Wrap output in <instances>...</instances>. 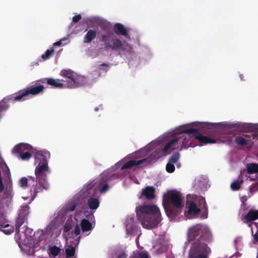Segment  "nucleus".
Listing matches in <instances>:
<instances>
[{"label": "nucleus", "mask_w": 258, "mask_h": 258, "mask_svg": "<svg viewBox=\"0 0 258 258\" xmlns=\"http://www.w3.org/2000/svg\"><path fill=\"white\" fill-rule=\"evenodd\" d=\"M76 207V205L75 204H73L70 205H68L67 207V209L69 211H73L75 210Z\"/></svg>", "instance_id": "48"}, {"label": "nucleus", "mask_w": 258, "mask_h": 258, "mask_svg": "<svg viewBox=\"0 0 258 258\" xmlns=\"http://www.w3.org/2000/svg\"><path fill=\"white\" fill-rule=\"evenodd\" d=\"M100 27L103 31L108 32L110 30V24L107 23H102L100 25Z\"/></svg>", "instance_id": "40"}, {"label": "nucleus", "mask_w": 258, "mask_h": 258, "mask_svg": "<svg viewBox=\"0 0 258 258\" xmlns=\"http://www.w3.org/2000/svg\"><path fill=\"white\" fill-rule=\"evenodd\" d=\"M113 29L114 32L116 34L123 36L127 38H130L126 28L121 23L115 24L114 25Z\"/></svg>", "instance_id": "19"}, {"label": "nucleus", "mask_w": 258, "mask_h": 258, "mask_svg": "<svg viewBox=\"0 0 258 258\" xmlns=\"http://www.w3.org/2000/svg\"><path fill=\"white\" fill-rule=\"evenodd\" d=\"M246 177L251 180H253L258 178V164L256 163H249L246 165Z\"/></svg>", "instance_id": "13"}, {"label": "nucleus", "mask_w": 258, "mask_h": 258, "mask_svg": "<svg viewBox=\"0 0 258 258\" xmlns=\"http://www.w3.org/2000/svg\"><path fill=\"white\" fill-rule=\"evenodd\" d=\"M239 78H240V80L241 81H243L244 80V75L243 74H240L239 75Z\"/></svg>", "instance_id": "53"}, {"label": "nucleus", "mask_w": 258, "mask_h": 258, "mask_svg": "<svg viewBox=\"0 0 258 258\" xmlns=\"http://www.w3.org/2000/svg\"><path fill=\"white\" fill-rule=\"evenodd\" d=\"M2 230L6 234H10L14 231V228L8 223L3 216H0V230Z\"/></svg>", "instance_id": "15"}, {"label": "nucleus", "mask_w": 258, "mask_h": 258, "mask_svg": "<svg viewBox=\"0 0 258 258\" xmlns=\"http://www.w3.org/2000/svg\"><path fill=\"white\" fill-rule=\"evenodd\" d=\"M109 188L108 184L107 183L104 184L102 187L100 188V191L101 192H106Z\"/></svg>", "instance_id": "47"}, {"label": "nucleus", "mask_w": 258, "mask_h": 258, "mask_svg": "<svg viewBox=\"0 0 258 258\" xmlns=\"http://www.w3.org/2000/svg\"><path fill=\"white\" fill-rule=\"evenodd\" d=\"M203 179V178L201 177H198L195 179L196 183L198 184V186H201L200 182H202V180Z\"/></svg>", "instance_id": "51"}, {"label": "nucleus", "mask_w": 258, "mask_h": 258, "mask_svg": "<svg viewBox=\"0 0 258 258\" xmlns=\"http://www.w3.org/2000/svg\"><path fill=\"white\" fill-rule=\"evenodd\" d=\"M191 201L195 202L198 207H203V210L202 211L201 218L206 219L208 217V208L206 201L205 198L201 196L194 195L191 197Z\"/></svg>", "instance_id": "11"}, {"label": "nucleus", "mask_w": 258, "mask_h": 258, "mask_svg": "<svg viewBox=\"0 0 258 258\" xmlns=\"http://www.w3.org/2000/svg\"><path fill=\"white\" fill-rule=\"evenodd\" d=\"M237 126L242 129L250 131L258 130V123L239 122L237 124Z\"/></svg>", "instance_id": "23"}, {"label": "nucleus", "mask_w": 258, "mask_h": 258, "mask_svg": "<svg viewBox=\"0 0 258 258\" xmlns=\"http://www.w3.org/2000/svg\"><path fill=\"white\" fill-rule=\"evenodd\" d=\"M54 50L53 48L47 49L45 53L42 55L41 57L43 60H46L50 57V56L54 53Z\"/></svg>", "instance_id": "34"}, {"label": "nucleus", "mask_w": 258, "mask_h": 258, "mask_svg": "<svg viewBox=\"0 0 258 258\" xmlns=\"http://www.w3.org/2000/svg\"><path fill=\"white\" fill-rule=\"evenodd\" d=\"M136 212L142 226L147 229L157 227L162 220L159 209L155 205H140L136 208Z\"/></svg>", "instance_id": "3"}, {"label": "nucleus", "mask_w": 258, "mask_h": 258, "mask_svg": "<svg viewBox=\"0 0 258 258\" xmlns=\"http://www.w3.org/2000/svg\"><path fill=\"white\" fill-rule=\"evenodd\" d=\"M188 240L192 243L188 258H208L211 252L210 247L203 241L211 242L213 235L209 226L197 224L190 227L188 232Z\"/></svg>", "instance_id": "1"}, {"label": "nucleus", "mask_w": 258, "mask_h": 258, "mask_svg": "<svg viewBox=\"0 0 258 258\" xmlns=\"http://www.w3.org/2000/svg\"><path fill=\"white\" fill-rule=\"evenodd\" d=\"M31 154L29 152V151H27L22 154L19 155L18 157H20L23 160H28L31 157Z\"/></svg>", "instance_id": "35"}, {"label": "nucleus", "mask_w": 258, "mask_h": 258, "mask_svg": "<svg viewBox=\"0 0 258 258\" xmlns=\"http://www.w3.org/2000/svg\"><path fill=\"white\" fill-rule=\"evenodd\" d=\"M243 182V180L239 176L237 180L233 181L231 184V188L233 190H237L240 188V185Z\"/></svg>", "instance_id": "33"}, {"label": "nucleus", "mask_w": 258, "mask_h": 258, "mask_svg": "<svg viewBox=\"0 0 258 258\" xmlns=\"http://www.w3.org/2000/svg\"><path fill=\"white\" fill-rule=\"evenodd\" d=\"M235 141L237 145L246 148L251 147L254 144V142L251 139H246L242 137H236Z\"/></svg>", "instance_id": "18"}, {"label": "nucleus", "mask_w": 258, "mask_h": 258, "mask_svg": "<svg viewBox=\"0 0 258 258\" xmlns=\"http://www.w3.org/2000/svg\"><path fill=\"white\" fill-rule=\"evenodd\" d=\"M29 207L28 206H25L22 207L19 216L16 221L15 228L17 233L20 232V227L27 220L29 213Z\"/></svg>", "instance_id": "12"}, {"label": "nucleus", "mask_w": 258, "mask_h": 258, "mask_svg": "<svg viewBox=\"0 0 258 258\" xmlns=\"http://www.w3.org/2000/svg\"><path fill=\"white\" fill-rule=\"evenodd\" d=\"M47 83L54 88H67L65 86V83H63V82L61 81L60 82L59 80H55L53 78H47L46 79Z\"/></svg>", "instance_id": "21"}, {"label": "nucleus", "mask_w": 258, "mask_h": 258, "mask_svg": "<svg viewBox=\"0 0 258 258\" xmlns=\"http://www.w3.org/2000/svg\"><path fill=\"white\" fill-rule=\"evenodd\" d=\"M100 40L104 42V49L107 51H121L122 52L132 54L133 47L125 41H122L119 39L114 37L112 32H109L103 34L100 37Z\"/></svg>", "instance_id": "4"}, {"label": "nucleus", "mask_w": 258, "mask_h": 258, "mask_svg": "<svg viewBox=\"0 0 258 258\" xmlns=\"http://www.w3.org/2000/svg\"><path fill=\"white\" fill-rule=\"evenodd\" d=\"M98 110H99V108H98V107H96V108H95V111H98Z\"/></svg>", "instance_id": "55"}, {"label": "nucleus", "mask_w": 258, "mask_h": 258, "mask_svg": "<svg viewBox=\"0 0 258 258\" xmlns=\"http://www.w3.org/2000/svg\"><path fill=\"white\" fill-rule=\"evenodd\" d=\"M97 36V32L95 30L90 29L88 31L84 37L83 41L85 43H89L95 39Z\"/></svg>", "instance_id": "24"}, {"label": "nucleus", "mask_w": 258, "mask_h": 258, "mask_svg": "<svg viewBox=\"0 0 258 258\" xmlns=\"http://www.w3.org/2000/svg\"><path fill=\"white\" fill-rule=\"evenodd\" d=\"M131 222H127L126 223V230L127 233L128 234H132L134 232L135 230V227L134 225L133 224V218L131 219Z\"/></svg>", "instance_id": "32"}, {"label": "nucleus", "mask_w": 258, "mask_h": 258, "mask_svg": "<svg viewBox=\"0 0 258 258\" xmlns=\"http://www.w3.org/2000/svg\"><path fill=\"white\" fill-rule=\"evenodd\" d=\"M197 123L199 124H202V125L206 124V123H204V122H198ZM229 125V124L227 122L206 123V126H208L209 127L215 128H218L222 127L228 126Z\"/></svg>", "instance_id": "28"}, {"label": "nucleus", "mask_w": 258, "mask_h": 258, "mask_svg": "<svg viewBox=\"0 0 258 258\" xmlns=\"http://www.w3.org/2000/svg\"><path fill=\"white\" fill-rule=\"evenodd\" d=\"M48 155V153L42 151L37 152L35 154L34 163L37 165L35 170V177H29L30 179L36 182L33 186V198H35L38 193L49 188L47 179V173L49 172L47 158Z\"/></svg>", "instance_id": "2"}, {"label": "nucleus", "mask_w": 258, "mask_h": 258, "mask_svg": "<svg viewBox=\"0 0 258 258\" xmlns=\"http://www.w3.org/2000/svg\"><path fill=\"white\" fill-rule=\"evenodd\" d=\"M68 38L67 37L63 38L61 39H60L59 41L55 42L53 44V45L54 46H60V45H61V44L62 43V41H63V40H66Z\"/></svg>", "instance_id": "50"}, {"label": "nucleus", "mask_w": 258, "mask_h": 258, "mask_svg": "<svg viewBox=\"0 0 258 258\" xmlns=\"http://www.w3.org/2000/svg\"><path fill=\"white\" fill-rule=\"evenodd\" d=\"M177 161V153H174L173 155L170 158L169 162L167 164L166 169L169 173L173 172L175 170V167L173 163Z\"/></svg>", "instance_id": "22"}, {"label": "nucleus", "mask_w": 258, "mask_h": 258, "mask_svg": "<svg viewBox=\"0 0 258 258\" xmlns=\"http://www.w3.org/2000/svg\"><path fill=\"white\" fill-rule=\"evenodd\" d=\"M81 226L83 231H88L92 229V224L87 219H84L81 222Z\"/></svg>", "instance_id": "31"}, {"label": "nucleus", "mask_w": 258, "mask_h": 258, "mask_svg": "<svg viewBox=\"0 0 258 258\" xmlns=\"http://www.w3.org/2000/svg\"><path fill=\"white\" fill-rule=\"evenodd\" d=\"M87 205L90 209L96 210L99 206V200L97 198H90L88 200Z\"/></svg>", "instance_id": "27"}, {"label": "nucleus", "mask_w": 258, "mask_h": 258, "mask_svg": "<svg viewBox=\"0 0 258 258\" xmlns=\"http://www.w3.org/2000/svg\"><path fill=\"white\" fill-rule=\"evenodd\" d=\"M127 256V255L124 250H118L115 253L116 258H126Z\"/></svg>", "instance_id": "36"}, {"label": "nucleus", "mask_w": 258, "mask_h": 258, "mask_svg": "<svg viewBox=\"0 0 258 258\" xmlns=\"http://www.w3.org/2000/svg\"><path fill=\"white\" fill-rule=\"evenodd\" d=\"M82 19V16L80 14L77 15L73 18V21L71 22L70 25V27H72L74 25V23L78 22Z\"/></svg>", "instance_id": "43"}, {"label": "nucleus", "mask_w": 258, "mask_h": 258, "mask_svg": "<svg viewBox=\"0 0 258 258\" xmlns=\"http://www.w3.org/2000/svg\"><path fill=\"white\" fill-rule=\"evenodd\" d=\"M177 142V138H175L170 141L164 147L163 152L164 154L167 155L171 152L174 149L175 144Z\"/></svg>", "instance_id": "25"}, {"label": "nucleus", "mask_w": 258, "mask_h": 258, "mask_svg": "<svg viewBox=\"0 0 258 258\" xmlns=\"http://www.w3.org/2000/svg\"><path fill=\"white\" fill-rule=\"evenodd\" d=\"M31 148V147L28 144L20 143L15 146L13 149V152L20 155L27 151H29Z\"/></svg>", "instance_id": "20"}, {"label": "nucleus", "mask_w": 258, "mask_h": 258, "mask_svg": "<svg viewBox=\"0 0 258 258\" xmlns=\"http://www.w3.org/2000/svg\"><path fill=\"white\" fill-rule=\"evenodd\" d=\"M155 191V188L154 186H147L142 189L139 198H144L147 200H152L156 197Z\"/></svg>", "instance_id": "14"}, {"label": "nucleus", "mask_w": 258, "mask_h": 258, "mask_svg": "<svg viewBox=\"0 0 258 258\" xmlns=\"http://www.w3.org/2000/svg\"><path fill=\"white\" fill-rule=\"evenodd\" d=\"M101 66H106V67H109V65L105 63H103L101 64Z\"/></svg>", "instance_id": "54"}, {"label": "nucleus", "mask_w": 258, "mask_h": 258, "mask_svg": "<svg viewBox=\"0 0 258 258\" xmlns=\"http://www.w3.org/2000/svg\"><path fill=\"white\" fill-rule=\"evenodd\" d=\"M158 158V155H157L156 154L152 153L147 157L143 159L139 160H132L126 162L121 167V169L124 170L125 169H130L142 164H144L145 165H147L153 162H154Z\"/></svg>", "instance_id": "9"}, {"label": "nucleus", "mask_w": 258, "mask_h": 258, "mask_svg": "<svg viewBox=\"0 0 258 258\" xmlns=\"http://www.w3.org/2000/svg\"><path fill=\"white\" fill-rule=\"evenodd\" d=\"M24 234L26 238L28 239L33 236V230L27 227L25 230Z\"/></svg>", "instance_id": "42"}, {"label": "nucleus", "mask_w": 258, "mask_h": 258, "mask_svg": "<svg viewBox=\"0 0 258 258\" xmlns=\"http://www.w3.org/2000/svg\"><path fill=\"white\" fill-rule=\"evenodd\" d=\"M72 229V226L70 224L66 223L63 227L64 232H68Z\"/></svg>", "instance_id": "46"}, {"label": "nucleus", "mask_w": 258, "mask_h": 258, "mask_svg": "<svg viewBox=\"0 0 258 258\" xmlns=\"http://www.w3.org/2000/svg\"><path fill=\"white\" fill-rule=\"evenodd\" d=\"M28 179L26 177H22L20 180V185L23 188H25L28 185Z\"/></svg>", "instance_id": "41"}, {"label": "nucleus", "mask_w": 258, "mask_h": 258, "mask_svg": "<svg viewBox=\"0 0 258 258\" xmlns=\"http://www.w3.org/2000/svg\"><path fill=\"white\" fill-rule=\"evenodd\" d=\"M102 181L106 182L110 180L109 174L108 172H103L101 174Z\"/></svg>", "instance_id": "44"}, {"label": "nucleus", "mask_w": 258, "mask_h": 258, "mask_svg": "<svg viewBox=\"0 0 258 258\" xmlns=\"http://www.w3.org/2000/svg\"><path fill=\"white\" fill-rule=\"evenodd\" d=\"M242 238L240 236L237 237L234 240L235 246L237 247L241 243Z\"/></svg>", "instance_id": "45"}, {"label": "nucleus", "mask_w": 258, "mask_h": 258, "mask_svg": "<svg viewBox=\"0 0 258 258\" xmlns=\"http://www.w3.org/2000/svg\"><path fill=\"white\" fill-rule=\"evenodd\" d=\"M66 253L68 257H73L75 254V248L72 246L70 248H67Z\"/></svg>", "instance_id": "38"}, {"label": "nucleus", "mask_w": 258, "mask_h": 258, "mask_svg": "<svg viewBox=\"0 0 258 258\" xmlns=\"http://www.w3.org/2000/svg\"><path fill=\"white\" fill-rule=\"evenodd\" d=\"M182 203H183L182 199L179 193L178 192V209L179 208V207L180 206H181L182 205Z\"/></svg>", "instance_id": "52"}, {"label": "nucleus", "mask_w": 258, "mask_h": 258, "mask_svg": "<svg viewBox=\"0 0 258 258\" xmlns=\"http://www.w3.org/2000/svg\"><path fill=\"white\" fill-rule=\"evenodd\" d=\"M242 198H243V199H244V198L245 200H246V198H245V197H243Z\"/></svg>", "instance_id": "57"}, {"label": "nucleus", "mask_w": 258, "mask_h": 258, "mask_svg": "<svg viewBox=\"0 0 258 258\" xmlns=\"http://www.w3.org/2000/svg\"><path fill=\"white\" fill-rule=\"evenodd\" d=\"M202 211L195 202L188 200L186 203L185 216L188 219L200 218Z\"/></svg>", "instance_id": "10"}, {"label": "nucleus", "mask_w": 258, "mask_h": 258, "mask_svg": "<svg viewBox=\"0 0 258 258\" xmlns=\"http://www.w3.org/2000/svg\"><path fill=\"white\" fill-rule=\"evenodd\" d=\"M61 251L60 248L56 245H53L48 247V254L50 257H53L58 255Z\"/></svg>", "instance_id": "29"}, {"label": "nucleus", "mask_w": 258, "mask_h": 258, "mask_svg": "<svg viewBox=\"0 0 258 258\" xmlns=\"http://www.w3.org/2000/svg\"><path fill=\"white\" fill-rule=\"evenodd\" d=\"M242 220L244 223L255 220L258 219V210H251L246 215H242Z\"/></svg>", "instance_id": "16"}, {"label": "nucleus", "mask_w": 258, "mask_h": 258, "mask_svg": "<svg viewBox=\"0 0 258 258\" xmlns=\"http://www.w3.org/2000/svg\"><path fill=\"white\" fill-rule=\"evenodd\" d=\"M248 226L253 234V241L256 242L258 240V223H250Z\"/></svg>", "instance_id": "26"}, {"label": "nucleus", "mask_w": 258, "mask_h": 258, "mask_svg": "<svg viewBox=\"0 0 258 258\" xmlns=\"http://www.w3.org/2000/svg\"><path fill=\"white\" fill-rule=\"evenodd\" d=\"M162 204L169 218L175 217L177 213V191L170 190L164 194Z\"/></svg>", "instance_id": "6"}, {"label": "nucleus", "mask_w": 258, "mask_h": 258, "mask_svg": "<svg viewBox=\"0 0 258 258\" xmlns=\"http://www.w3.org/2000/svg\"><path fill=\"white\" fill-rule=\"evenodd\" d=\"M189 137H192L199 141L201 143L199 145L200 146L207 144H214L217 142L216 140L204 136L194 128L186 127L183 130L182 126H178V142H182L181 148L187 147Z\"/></svg>", "instance_id": "5"}, {"label": "nucleus", "mask_w": 258, "mask_h": 258, "mask_svg": "<svg viewBox=\"0 0 258 258\" xmlns=\"http://www.w3.org/2000/svg\"><path fill=\"white\" fill-rule=\"evenodd\" d=\"M80 228L78 225H76L75 228L74 229V233L76 235H78L80 234Z\"/></svg>", "instance_id": "49"}, {"label": "nucleus", "mask_w": 258, "mask_h": 258, "mask_svg": "<svg viewBox=\"0 0 258 258\" xmlns=\"http://www.w3.org/2000/svg\"><path fill=\"white\" fill-rule=\"evenodd\" d=\"M252 137H253V139H254V138L256 137V136L255 135H253V134L252 135Z\"/></svg>", "instance_id": "56"}, {"label": "nucleus", "mask_w": 258, "mask_h": 258, "mask_svg": "<svg viewBox=\"0 0 258 258\" xmlns=\"http://www.w3.org/2000/svg\"><path fill=\"white\" fill-rule=\"evenodd\" d=\"M45 89L44 86L41 84H36L31 85L28 87L21 90L16 94H14L16 101H23L25 97L29 95H37L43 92Z\"/></svg>", "instance_id": "8"}, {"label": "nucleus", "mask_w": 258, "mask_h": 258, "mask_svg": "<svg viewBox=\"0 0 258 258\" xmlns=\"http://www.w3.org/2000/svg\"><path fill=\"white\" fill-rule=\"evenodd\" d=\"M6 198L9 199H12L13 197V190L11 187L7 188L5 192Z\"/></svg>", "instance_id": "37"}, {"label": "nucleus", "mask_w": 258, "mask_h": 258, "mask_svg": "<svg viewBox=\"0 0 258 258\" xmlns=\"http://www.w3.org/2000/svg\"><path fill=\"white\" fill-rule=\"evenodd\" d=\"M60 75L66 79L61 81L65 83V86L68 88H75L84 85V77L75 78V73L71 70H62L60 72Z\"/></svg>", "instance_id": "7"}, {"label": "nucleus", "mask_w": 258, "mask_h": 258, "mask_svg": "<svg viewBox=\"0 0 258 258\" xmlns=\"http://www.w3.org/2000/svg\"><path fill=\"white\" fill-rule=\"evenodd\" d=\"M132 258H150V257L147 251L137 250L134 252Z\"/></svg>", "instance_id": "30"}, {"label": "nucleus", "mask_w": 258, "mask_h": 258, "mask_svg": "<svg viewBox=\"0 0 258 258\" xmlns=\"http://www.w3.org/2000/svg\"><path fill=\"white\" fill-rule=\"evenodd\" d=\"M16 101L13 94L8 96L4 98L0 102V112L6 110L9 108L10 105L9 103Z\"/></svg>", "instance_id": "17"}, {"label": "nucleus", "mask_w": 258, "mask_h": 258, "mask_svg": "<svg viewBox=\"0 0 258 258\" xmlns=\"http://www.w3.org/2000/svg\"><path fill=\"white\" fill-rule=\"evenodd\" d=\"M258 190V182L256 183H253L250 187V193L249 196L253 195V193Z\"/></svg>", "instance_id": "39"}]
</instances>
